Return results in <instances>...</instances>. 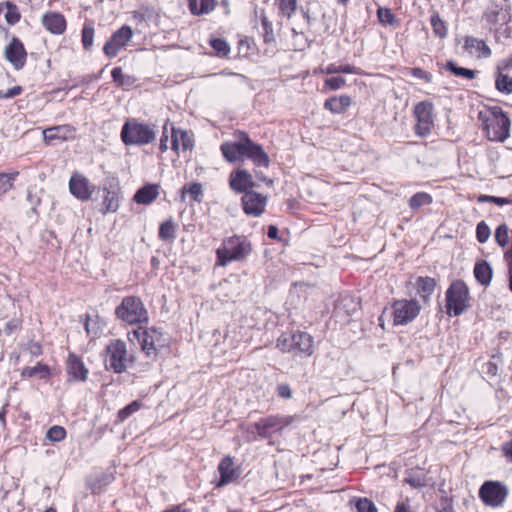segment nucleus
<instances>
[{"instance_id":"1","label":"nucleus","mask_w":512,"mask_h":512,"mask_svg":"<svg viewBox=\"0 0 512 512\" xmlns=\"http://www.w3.org/2000/svg\"><path fill=\"white\" fill-rule=\"evenodd\" d=\"M236 135L238 137L237 141L224 142L220 147L224 158L228 162L242 161L246 158L257 167L269 166V156L261 145L253 142L246 132L239 131Z\"/></svg>"},{"instance_id":"2","label":"nucleus","mask_w":512,"mask_h":512,"mask_svg":"<svg viewBox=\"0 0 512 512\" xmlns=\"http://www.w3.org/2000/svg\"><path fill=\"white\" fill-rule=\"evenodd\" d=\"M103 361L106 370L121 374L134 364L135 357L125 341L111 339L103 351Z\"/></svg>"},{"instance_id":"3","label":"nucleus","mask_w":512,"mask_h":512,"mask_svg":"<svg viewBox=\"0 0 512 512\" xmlns=\"http://www.w3.org/2000/svg\"><path fill=\"white\" fill-rule=\"evenodd\" d=\"M276 346L281 352L291 353L300 358L310 357L314 352L313 337L302 331L281 334L277 339Z\"/></svg>"},{"instance_id":"4","label":"nucleus","mask_w":512,"mask_h":512,"mask_svg":"<svg viewBox=\"0 0 512 512\" xmlns=\"http://www.w3.org/2000/svg\"><path fill=\"white\" fill-rule=\"evenodd\" d=\"M251 251V243L245 237L237 235L227 237L216 250L217 265L224 267L232 261H242Z\"/></svg>"},{"instance_id":"5","label":"nucleus","mask_w":512,"mask_h":512,"mask_svg":"<svg viewBox=\"0 0 512 512\" xmlns=\"http://www.w3.org/2000/svg\"><path fill=\"white\" fill-rule=\"evenodd\" d=\"M479 118L489 140L504 142L510 136V119L500 107L491 108L485 118L480 113Z\"/></svg>"},{"instance_id":"6","label":"nucleus","mask_w":512,"mask_h":512,"mask_svg":"<svg viewBox=\"0 0 512 512\" xmlns=\"http://www.w3.org/2000/svg\"><path fill=\"white\" fill-rule=\"evenodd\" d=\"M121 140L127 146H142L152 143L156 138L154 125L138 122L136 119L127 120L121 129Z\"/></svg>"},{"instance_id":"7","label":"nucleus","mask_w":512,"mask_h":512,"mask_svg":"<svg viewBox=\"0 0 512 512\" xmlns=\"http://www.w3.org/2000/svg\"><path fill=\"white\" fill-rule=\"evenodd\" d=\"M115 316L128 325L148 322V311L143 301L137 296H126L115 309Z\"/></svg>"},{"instance_id":"8","label":"nucleus","mask_w":512,"mask_h":512,"mask_svg":"<svg viewBox=\"0 0 512 512\" xmlns=\"http://www.w3.org/2000/svg\"><path fill=\"white\" fill-rule=\"evenodd\" d=\"M470 306L469 288L463 280L453 281L446 290V312L450 316L463 314Z\"/></svg>"},{"instance_id":"9","label":"nucleus","mask_w":512,"mask_h":512,"mask_svg":"<svg viewBox=\"0 0 512 512\" xmlns=\"http://www.w3.org/2000/svg\"><path fill=\"white\" fill-rule=\"evenodd\" d=\"M295 420L294 416L270 415L261 418L252 425L261 439H270L273 434L281 433L284 428L291 425Z\"/></svg>"},{"instance_id":"10","label":"nucleus","mask_w":512,"mask_h":512,"mask_svg":"<svg viewBox=\"0 0 512 512\" xmlns=\"http://www.w3.org/2000/svg\"><path fill=\"white\" fill-rule=\"evenodd\" d=\"M420 311L421 306L415 299L396 300L392 304L393 324L407 325L419 315Z\"/></svg>"},{"instance_id":"11","label":"nucleus","mask_w":512,"mask_h":512,"mask_svg":"<svg viewBox=\"0 0 512 512\" xmlns=\"http://www.w3.org/2000/svg\"><path fill=\"white\" fill-rule=\"evenodd\" d=\"M434 106L430 101H421L414 107V116L417 120L415 133L420 137L428 136L434 127Z\"/></svg>"},{"instance_id":"12","label":"nucleus","mask_w":512,"mask_h":512,"mask_svg":"<svg viewBox=\"0 0 512 512\" xmlns=\"http://www.w3.org/2000/svg\"><path fill=\"white\" fill-rule=\"evenodd\" d=\"M507 496V486L498 481H486L479 489V497L487 506L499 507L504 503Z\"/></svg>"},{"instance_id":"13","label":"nucleus","mask_w":512,"mask_h":512,"mask_svg":"<svg viewBox=\"0 0 512 512\" xmlns=\"http://www.w3.org/2000/svg\"><path fill=\"white\" fill-rule=\"evenodd\" d=\"M133 335L138 339L142 351L148 357L157 355V347L163 346L162 333L156 328L142 329L139 327L133 331Z\"/></svg>"},{"instance_id":"14","label":"nucleus","mask_w":512,"mask_h":512,"mask_svg":"<svg viewBox=\"0 0 512 512\" xmlns=\"http://www.w3.org/2000/svg\"><path fill=\"white\" fill-rule=\"evenodd\" d=\"M133 31L130 26L123 25L120 29L115 31L110 39L105 43L103 52L108 58H114L119 51L126 46L131 40Z\"/></svg>"},{"instance_id":"15","label":"nucleus","mask_w":512,"mask_h":512,"mask_svg":"<svg viewBox=\"0 0 512 512\" xmlns=\"http://www.w3.org/2000/svg\"><path fill=\"white\" fill-rule=\"evenodd\" d=\"M70 193L80 201H88L95 192V186L79 172L72 174L69 180Z\"/></svg>"},{"instance_id":"16","label":"nucleus","mask_w":512,"mask_h":512,"mask_svg":"<svg viewBox=\"0 0 512 512\" xmlns=\"http://www.w3.org/2000/svg\"><path fill=\"white\" fill-rule=\"evenodd\" d=\"M268 198L260 193L251 191L246 193L241 198V205L246 215L252 217H259L265 211Z\"/></svg>"},{"instance_id":"17","label":"nucleus","mask_w":512,"mask_h":512,"mask_svg":"<svg viewBox=\"0 0 512 512\" xmlns=\"http://www.w3.org/2000/svg\"><path fill=\"white\" fill-rule=\"evenodd\" d=\"M4 56L16 70L22 69L27 59V52L22 41L17 37H12L5 48Z\"/></svg>"},{"instance_id":"18","label":"nucleus","mask_w":512,"mask_h":512,"mask_svg":"<svg viewBox=\"0 0 512 512\" xmlns=\"http://www.w3.org/2000/svg\"><path fill=\"white\" fill-rule=\"evenodd\" d=\"M230 188L236 193L243 195L253 191L255 182L253 181L252 174L245 169H237L231 172L229 176Z\"/></svg>"},{"instance_id":"19","label":"nucleus","mask_w":512,"mask_h":512,"mask_svg":"<svg viewBox=\"0 0 512 512\" xmlns=\"http://www.w3.org/2000/svg\"><path fill=\"white\" fill-rule=\"evenodd\" d=\"M218 472L220 479L217 484L218 487L226 486L229 483L237 480L241 475V469L239 466H235L233 458L225 456L218 465Z\"/></svg>"},{"instance_id":"20","label":"nucleus","mask_w":512,"mask_h":512,"mask_svg":"<svg viewBox=\"0 0 512 512\" xmlns=\"http://www.w3.org/2000/svg\"><path fill=\"white\" fill-rule=\"evenodd\" d=\"M41 22L42 25L46 28V30L54 35H61L66 30V19L59 12H46L42 16Z\"/></svg>"},{"instance_id":"21","label":"nucleus","mask_w":512,"mask_h":512,"mask_svg":"<svg viewBox=\"0 0 512 512\" xmlns=\"http://www.w3.org/2000/svg\"><path fill=\"white\" fill-rule=\"evenodd\" d=\"M464 49L469 55L476 58H488L492 53L485 41L473 36H467L465 38Z\"/></svg>"},{"instance_id":"22","label":"nucleus","mask_w":512,"mask_h":512,"mask_svg":"<svg viewBox=\"0 0 512 512\" xmlns=\"http://www.w3.org/2000/svg\"><path fill=\"white\" fill-rule=\"evenodd\" d=\"M67 373L70 381H85L88 376L87 368L75 354H70L68 357Z\"/></svg>"},{"instance_id":"23","label":"nucleus","mask_w":512,"mask_h":512,"mask_svg":"<svg viewBox=\"0 0 512 512\" xmlns=\"http://www.w3.org/2000/svg\"><path fill=\"white\" fill-rule=\"evenodd\" d=\"M104 197L102 201L101 212L103 214L115 213L119 208L120 191L117 186L104 187Z\"/></svg>"},{"instance_id":"24","label":"nucleus","mask_w":512,"mask_h":512,"mask_svg":"<svg viewBox=\"0 0 512 512\" xmlns=\"http://www.w3.org/2000/svg\"><path fill=\"white\" fill-rule=\"evenodd\" d=\"M73 132L74 128L70 125H60L45 129L43 137L47 144H51L55 140L65 141L69 139Z\"/></svg>"},{"instance_id":"25","label":"nucleus","mask_w":512,"mask_h":512,"mask_svg":"<svg viewBox=\"0 0 512 512\" xmlns=\"http://www.w3.org/2000/svg\"><path fill=\"white\" fill-rule=\"evenodd\" d=\"M352 100L349 95L343 94L340 96H333L325 100L324 109L333 114L344 113L351 105Z\"/></svg>"},{"instance_id":"26","label":"nucleus","mask_w":512,"mask_h":512,"mask_svg":"<svg viewBox=\"0 0 512 512\" xmlns=\"http://www.w3.org/2000/svg\"><path fill=\"white\" fill-rule=\"evenodd\" d=\"M502 364V353L500 351H496L491 355L490 360L481 365V372L483 375L490 379L496 378L499 374Z\"/></svg>"},{"instance_id":"27","label":"nucleus","mask_w":512,"mask_h":512,"mask_svg":"<svg viewBox=\"0 0 512 512\" xmlns=\"http://www.w3.org/2000/svg\"><path fill=\"white\" fill-rule=\"evenodd\" d=\"M159 195V185L147 184L137 190L134 195V201L138 204L148 205L152 203Z\"/></svg>"},{"instance_id":"28","label":"nucleus","mask_w":512,"mask_h":512,"mask_svg":"<svg viewBox=\"0 0 512 512\" xmlns=\"http://www.w3.org/2000/svg\"><path fill=\"white\" fill-rule=\"evenodd\" d=\"M180 146L183 150H190L193 147V140L187 131L181 129H172L171 148L178 151Z\"/></svg>"},{"instance_id":"29","label":"nucleus","mask_w":512,"mask_h":512,"mask_svg":"<svg viewBox=\"0 0 512 512\" xmlns=\"http://www.w3.org/2000/svg\"><path fill=\"white\" fill-rule=\"evenodd\" d=\"M476 280L483 286H488L492 280L493 270L487 261H479L473 270Z\"/></svg>"},{"instance_id":"30","label":"nucleus","mask_w":512,"mask_h":512,"mask_svg":"<svg viewBox=\"0 0 512 512\" xmlns=\"http://www.w3.org/2000/svg\"><path fill=\"white\" fill-rule=\"evenodd\" d=\"M51 371L48 365L38 362L35 366L30 367L26 366L21 371V377L23 379L38 377L40 379L46 380L50 378Z\"/></svg>"},{"instance_id":"31","label":"nucleus","mask_w":512,"mask_h":512,"mask_svg":"<svg viewBox=\"0 0 512 512\" xmlns=\"http://www.w3.org/2000/svg\"><path fill=\"white\" fill-rule=\"evenodd\" d=\"M436 286L435 279L431 277H418L416 280V288L424 302L429 300Z\"/></svg>"},{"instance_id":"32","label":"nucleus","mask_w":512,"mask_h":512,"mask_svg":"<svg viewBox=\"0 0 512 512\" xmlns=\"http://www.w3.org/2000/svg\"><path fill=\"white\" fill-rule=\"evenodd\" d=\"M176 232L177 224L169 218L160 224L158 236L162 241L172 243L176 239Z\"/></svg>"},{"instance_id":"33","label":"nucleus","mask_w":512,"mask_h":512,"mask_svg":"<svg viewBox=\"0 0 512 512\" xmlns=\"http://www.w3.org/2000/svg\"><path fill=\"white\" fill-rule=\"evenodd\" d=\"M404 481L411 487L417 489L427 485L426 474L422 469L419 468L408 470Z\"/></svg>"},{"instance_id":"34","label":"nucleus","mask_w":512,"mask_h":512,"mask_svg":"<svg viewBox=\"0 0 512 512\" xmlns=\"http://www.w3.org/2000/svg\"><path fill=\"white\" fill-rule=\"evenodd\" d=\"M189 9L193 15H202L211 12L215 7V0H188Z\"/></svg>"},{"instance_id":"35","label":"nucleus","mask_w":512,"mask_h":512,"mask_svg":"<svg viewBox=\"0 0 512 512\" xmlns=\"http://www.w3.org/2000/svg\"><path fill=\"white\" fill-rule=\"evenodd\" d=\"M430 24L435 36L445 38L448 34L446 23L441 19L438 12H433L430 16Z\"/></svg>"},{"instance_id":"36","label":"nucleus","mask_w":512,"mask_h":512,"mask_svg":"<svg viewBox=\"0 0 512 512\" xmlns=\"http://www.w3.org/2000/svg\"><path fill=\"white\" fill-rule=\"evenodd\" d=\"M323 73L326 74H338V73H344V74H361V71L359 68H357L354 65L346 64V65H337L334 63L329 64L325 70H322Z\"/></svg>"},{"instance_id":"37","label":"nucleus","mask_w":512,"mask_h":512,"mask_svg":"<svg viewBox=\"0 0 512 512\" xmlns=\"http://www.w3.org/2000/svg\"><path fill=\"white\" fill-rule=\"evenodd\" d=\"M95 29L91 22H85L82 28L81 41L85 50H90L94 43Z\"/></svg>"},{"instance_id":"38","label":"nucleus","mask_w":512,"mask_h":512,"mask_svg":"<svg viewBox=\"0 0 512 512\" xmlns=\"http://www.w3.org/2000/svg\"><path fill=\"white\" fill-rule=\"evenodd\" d=\"M496 80H495V86L496 89L499 92L505 93V94H511L512 93V78L508 75H505L502 72L496 71Z\"/></svg>"},{"instance_id":"39","label":"nucleus","mask_w":512,"mask_h":512,"mask_svg":"<svg viewBox=\"0 0 512 512\" xmlns=\"http://www.w3.org/2000/svg\"><path fill=\"white\" fill-rule=\"evenodd\" d=\"M445 68L450 71L452 74L458 77H463L466 79H473L476 76V71L468 68H463L457 66V64L453 61H448Z\"/></svg>"},{"instance_id":"40","label":"nucleus","mask_w":512,"mask_h":512,"mask_svg":"<svg viewBox=\"0 0 512 512\" xmlns=\"http://www.w3.org/2000/svg\"><path fill=\"white\" fill-rule=\"evenodd\" d=\"M18 175V171L12 173H0V196L7 193L13 187V183Z\"/></svg>"},{"instance_id":"41","label":"nucleus","mask_w":512,"mask_h":512,"mask_svg":"<svg viewBox=\"0 0 512 512\" xmlns=\"http://www.w3.org/2000/svg\"><path fill=\"white\" fill-rule=\"evenodd\" d=\"M261 26L263 30V40L266 44H275L276 39L273 31L272 23L265 14H261Z\"/></svg>"},{"instance_id":"42","label":"nucleus","mask_w":512,"mask_h":512,"mask_svg":"<svg viewBox=\"0 0 512 512\" xmlns=\"http://www.w3.org/2000/svg\"><path fill=\"white\" fill-rule=\"evenodd\" d=\"M432 203V197L425 192H418L413 195L409 200V207L412 210H417L424 205Z\"/></svg>"},{"instance_id":"43","label":"nucleus","mask_w":512,"mask_h":512,"mask_svg":"<svg viewBox=\"0 0 512 512\" xmlns=\"http://www.w3.org/2000/svg\"><path fill=\"white\" fill-rule=\"evenodd\" d=\"M185 193H188L193 201L200 202L203 195L202 185L197 182L184 185L182 188V198H184Z\"/></svg>"},{"instance_id":"44","label":"nucleus","mask_w":512,"mask_h":512,"mask_svg":"<svg viewBox=\"0 0 512 512\" xmlns=\"http://www.w3.org/2000/svg\"><path fill=\"white\" fill-rule=\"evenodd\" d=\"M84 329L89 337H98L101 333L99 322L92 319L89 314L85 315Z\"/></svg>"},{"instance_id":"45","label":"nucleus","mask_w":512,"mask_h":512,"mask_svg":"<svg viewBox=\"0 0 512 512\" xmlns=\"http://www.w3.org/2000/svg\"><path fill=\"white\" fill-rule=\"evenodd\" d=\"M509 239H510V236H509L508 226L505 223L499 225L495 231L496 243L500 247L504 248L509 243Z\"/></svg>"},{"instance_id":"46","label":"nucleus","mask_w":512,"mask_h":512,"mask_svg":"<svg viewBox=\"0 0 512 512\" xmlns=\"http://www.w3.org/2000/svg\"><path fill=\"white\" fill-rule=\"evenodd\" d=\"M477 202L478 203L490 202V203H494V204H496L498 206H504V205H507V204H511L512 203V198L480 194L477 197Z\"/></svg>"},{"instance_id":"47","label":"nucleus","mask_w":512,"mask_h":512,"mask_svg":"<svg viewBox=\"0 0 512 512\" xmlns=\"http://www.w3.org/2000/svg\"><path fill=\"white\" fill-rule=\"evenodd\" d=\"M20 347L22 351L27 352L31 357H38L43 353L42 345L33 340L20 344Z\"/></svg>"},{"instance_id":"48","label":"nucleus","mask_w":512,"mask_h":512,"mask_svg":"<svg viewBox=\"0 0 512 512\" xmlns=\"http://www.w3.org/2000/svg\"><path fill=\"white\" fill-rule=\"evenodd\" d=\"M142 406V403L140 401H133L118 412V419L120 421H125L127 418H129L132 414L137 412Z\"/></svg>"},{"instance_id":"49","label":"nucleus","mask_w":512,"mask_h":512,"mask_svg":"<svg viewBox=\"0 0 512 512\" xmlns=\"http://www.w3.org/2000/svg\"><path fill=\"white\" fill-rule=\"evenodd\" d=\"M46 437L52 442H60L65 439L66 430L62 426L54 425L48 429Z\"/></svg>"},{"instance_id":"50","label":"nucleus","mask_w":512,"mask_h":512,"mask_svg":"<svg viewBox=\"0 0 512 512\" xmlns=\"http://www.w3.org/2000/svg\"><path fill=\"white\" fill-rule=\"evenodd\" d=\"M297 8V0H279V10L283 16L291 18Z\"/></svg>"},{"instance_id":"51","label":"nucleus","mask_w":512,"mask_h":512,"mask_svg":"<svg viewBox=\"0 0 512 512\" xmlns=\"http://www.w3.org/2000/svg\"><path fill=\"white\" fill-rule=\"evenodd\" d=\"M491 230L485 221H480L476 226V238L479 243H486L490 238Z\"/></svg>"},{"instance_id":"52","label":"nucleus","mask_w":512,"mask_h":512,"mask_svg":"<svg viewBox=\"0 0 512 512\" xmlns=\"http://www.w3.org/2000/svg\"><path fill=\"white\" fill-rule=\"evenodd\" d=\"M211 47L217 52L219 56H226L230 52L229 44L221 38H215L210 41Z\"/></svg>"},{"instance_id":"53","label":"nucleus","mask_w":512,"mask_h":512,"mask_svg":"<svg viewBox=\"0 0 512 512\" xmlns=\"http://www.w3.org/2000/svg\"><path fill=\"white\" fill-rule=\"evenodd\" d=\"M377 16L380 23L383 25H394L397 22L395 15L390 9L387 8H379L377 11Z\"/></svg>"},{"instance_id":"54","label":"nucleus","mask_w":512,"mask_h":512,"mask_svg":"<svg viewBox=\"0 0 512 512\" xmlns=\"http://www.w3.org/2000/svg\"><path fill=\"white\" fill-rule=\"evenodd\" d=\"M111 76L119 86H129L132 84L131 77L124 75L120 67H115L111 72Z\"/></svg>"},{"instance_id":"55","label":"nucleus","mask_w":512,"mask_h":512,"mask_svg":"<svg viewBox=\"0 0 512 512\" xmlns=\"http://www.w3.org/2000/svg\"><path fill=\"white\" fill-rule=\"evenodd\" d=\"M42 192V190H28L27 193V201L31 206V211L35 214H38L37 208L41 204L40 194Z\"/></svg>"},{"instance_id":"56","label":"nucleus","mask_w":512,"mask_h":512,"mask_svg":"<svg viewBox=\"0 0 512 512\" xmlns=\"http://www.w3.org/2000/svg\"><path fill=\"white\" fill-rule=\"evenodd\" d=\"M393 512H417V509L413 506L411 500L406 497L397 501Z\"/></svg>"},{"instance_id":"57","label":"nucleus","mask_w":512,"mask_h":512,"mask_svg":"<svg viewBox=\"0 0 512 512\" xmlns=\"http://www.w3.org/2000/svg\"><path fill=\"white\" fill-rule=\"evenodd\" d=\"M5 19L11 25L16 24L20 20V13L15 5L10 3L7 4Z\"/></svg>"},{"instance_id":"58","label":"nucleus","mask_w":512,"mask_h":512,"mask_svg":"<svg viewBox=\"0 0 512 512\" xmlns=\"http://www.w3.org/2000/svg\"><path fill=\"white\" fill-rule=\"evenodd\" d=\"M358 512H377L374 503L367 498H361L356 502Z\"/></svg>"},{"instance_id":"59","label":"nucleus","mask_w":512,"mask_h":512,"mask_svg":"<svg viewBox=\"0 0 512 512\" xmlns=\"http://www.w3.org/2000/svg\"><path fill=\"white\" fill-rule=\"evenodd\" d=\"M346 80L341 76L331 77L325 80V86L331 90H338L345 86Z\"/></svg>"},{"instance_id":"60","label":"nucleus","mask_w":512,"mask_h":512,"mask_svg":"<svg viewBox=\"0 0 512 512\" xmlns=\"http://www.w3.org/2000/svg\"><path fill=\"white\" fill-rule=\"evenodd\" d=\"M410 73L412 76L422 79L427 83L432 81V75L429 72L423 70L422 68H418V67L412 68L410 70Z\"/></svg>"},{"instance_id":"61","label":"nucleus","mask_w":512,"mask_h":512,"mask_svg":"<svg viewBox=\"0 0 512 512\" xmlns=\"http://www.w3.org/2000/svg\"><path fill=\"white\" fill-rule=\"evenodd\" d=\"M277 395L283 399H290L292 397V389L287 383H281L276 388Z\"/></svg>"},{"instance_id":"62","label":"nucleus","mask_w":512,"mask_h":512,"mask_svg":"<svg viewBox=\"0 0 512 512\" xmlns=\"http://www.w3.org/2000/svg\"><path fill=\"white\" fill-rule=\"evenodd\" d=\"M22 87L21 86H13L7 89L5 92L0 91V98L9 99L14 98L21 94Z\"/></svg>"},{"instance_id":"63","label":"nucleus","mask_w":512,"mask_h":512,"mask_svg":"<svg viewBox=\"0 0 512 512\" xmlns=\"http://www.w3.org/2000/svg\"><path fill=\"white\" fill-rule=\"evenodd\" d=\"M510 69H512V54L502 59L497 64L496 71L504 73L505 71H508Z\"/></svg>"},{"instance_id":"64","label":"nucleus","mask_w":512,"mask_h":512,"mask_svg":"<svg viewBox=\"0 0 512 512\" xmlns=\"http://www.w3.org/2000/svg\"><path fill=\"white\" fill-rule=\"evenodd\" d=\"M485 15L487 17V20L491 23H496L500 20V18H499L500 12L499 11L491 9V10H488L485 13Z\"/></svg>"}]
</instances>
